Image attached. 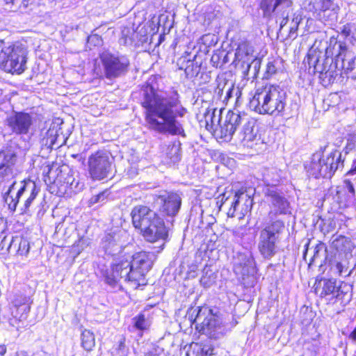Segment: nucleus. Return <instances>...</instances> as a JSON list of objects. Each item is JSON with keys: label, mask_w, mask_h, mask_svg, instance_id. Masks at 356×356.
<instances>
[{"label": "nucleus", "mask_w": 356, "mask_h": 356, "mask_svg": "<svg viewBox=\"0 0 356 356\" xmlns=\"http://www.w3.org/2000/svg\"><path fill=\"white\" fill-rule=\"evenodd\" d=\"M141 95L145 121L149 129L161 134L186 136L180 119L188 111L181 104L177 92L164 96L152 86L146 84L141 89Z\"/></svg>", "instance_id": "obj_1"}, {"label": "nucleus", "mask_w": 356, "mask_h": 356, "mask_svg": "<svg viewBox=\"0 0 356 356\" xmlns=\"http://www.w3.org/2000/svg\"><path fill=\"white\" fill-rule=\"evenodd\" d=\"M355 60V53L333 36L325 51L313 45L303 63L308 66L309 73H318L323 81L331 83L342 82L344 78L356 79Z\"/></svg>", "instance_id": "obj_2"}, {"label": "nucleus", "mask_w": 356, "mask_h": 356, "mask_svg": "<svg viewBox=\"0 0 356 356\" xmlns=\"http://www.w3.org/2000/svg\"><path fill=\"white\" fill-rule=\"evenodd\" d=\"M286 92L277 86L259 88L250 101V108L261 115L284 116L286 106Z\"/></svg>", "instance_id": "obj_3"}, {"label": "nucleus", "mask_w": 356, "mask_h": 356, "mask_svg": "<svg viewBox=\"0 0 356 356\" xmlns=\"http://www.w3.org/2000/svg\"><path fill=\"white\" fill-rule=\"evenodd\" d=\"M131 216L134 227L140 230L146 241L154 243L167 238L168 230L163 220L148 207H134Z\"/></svg>", "instance_id": "obj_4"}, {"label": "nucleus", "mask_w": 356, "mask_h": 356, "mask_svg": "<svg viewBox=\"0 0 356 356\" xmlns=\"http://www.w3.org/2000/svg\"><path fill=\"white\" fill-rule=\"evenodd\" d=\"M341 157V152L325 145L312 154L309 163L305 165V169L314 178L330 179L337 170L343 169L344 160Z\"/></svg>", "instance_id": "obj_5"}, {"label": "nucleus", "mask_w": 356, "mask_h": 356, "mask_svg": "<svg viewBox=\"0 0 356 356\" xmlns=\"http://www.w3.org/2000/svg\"><path fill=\"white\" fill-rule=\"evenodd\" d=\"M28 51L22 44H3L0 49V69L20 74L26 68Z\"/></svg>", "instance_id": "obj_6"}, {"label": "nucleus", "mask_w": 356, "mask_h": 356, "mask_svg": "<svg viewBox=\"0 0 356 356\" xmlns=\"http://www.w3.org/2000/svg\"><path fill=\"white\" fill-rule=\"evenodd\" d=\"M189 318L192 324H195L197 330L211 338L217 339L222 334L221 322L213 310L208 307H197L191 309Z\"/></svg>", "instance_id": "obj_7"}, {"label": "nucleus", "mask_w": 356, "mask_h": 356, "mask_svg": "<svg viewBox=\"0 0 356 356\" xmlns=\"http://www.w3.org/2000/svg\"><path fill=\"white\" fill-rule=\"evenodd\" d=\"M285 225L280 220L268 223L260 232L258 249L265 259H270L276 253L277 243L283 232Z\"/></svg>", "instance_id": "obj_8"}, {"label": "nucleus", "mask_w": 356, "mask_h": 356, "mask_svg": "<svg viewBox=\"0 0 356 356\" xmlns=\"http://www.w3.org/2000/svg\"><path fill=\"white\" fill-rule=\"evenodd\" d=\"M15 182H13L8 188V191L4 195L5 202L8 204V207L12 211H15L17 206L19 204L22 197L26 196V200L19 205L22 213H26L33 201L35 199L39 193L35 182H25L17 191L15 197L10 195L14 189Z\"/></svg>", "instance_id": "obj_9"}, {"label": "nucleus", "mask_w": 356, "mask_h": 356, "mask_svg": "<svg viewBox=\"0 0 356 356\" xmlns=\"http://www.w3.org/2000/svg\"><path fill=\"white\" fill-rule=\"evenodd\" d=\"M100 60L106 78L111 80L126 74L130 65L127 56L109 51L102 52Z\"/></svg>", "instance_id": "obj_10"}, {"label": "nucleus", "mask_w": 356, "mask_h": 356, "mask_svg": "<svg viewBox=\"0 0 356 356\" xmlns=\"http://www.w3.org/2000/svg\"><path fill=\"white\" fill-rule=\"evenodd\" d=\"M89 173L93 179H103L111 172L112 162L109 154L98 151L88 159Z\"/></svg>", "instance_id": "obj_11"}, {"label": "nucleus", "mask_w": 356, "mask_h": 356, "mask_svg": "<svg viewBox=\"0 0 356 356\" xmlns=\"http://www.w3.org/2000/svg\"><path fill=\"white\" fill-rule=\"evenodd\" d=\"M292 5L291 0H261L260 7L265 17H271L273 15L282 17L280 26L283 27L288 22Z\"/></svg>", "instance_id": "obj_12"}, {"label": "nucleus", "mask_w": 356, "mask_h": 356, "mask_svg": "<svg viewBox=\"0 0 356 356\" xmlns=\"http://www.w3.org/2000/svg\"><path fill=\"white\" fill-rule=\"evenodd\" d=\"M154 204L159 207L161 213L173 217L180 209L181 197L177 193L163 191L154 196Z\"/></svg>", "instance_id": "obj_13"}, {"label": "nucleus", "mask_w": 356, "mask_h": 356, "mask_svg": "<svg viewBox=\"0 0 356 356\" xmlns=\"http://www.w3.org/2000/svg\"><path fill=\"white\" fill-rule=\"evenodd\" d=\"M6 124L14 134L26 135L33 124V118L27 113L14 111L6 118Z\"/></svg>", "instance_id": "obj_14"}, {"label": "nucleus", "mask_w": 356, "mask_h": 356, "mask_svg": "<svg viewBox=\"0 0 356 356\" xmlns=\"http://www.w3.org/2000/svg\"><path fill=\"white\" fill-rule=\"evenodd\" d=\"M244 117L245 115L242 116L238 112L229 111L216 130L219 137L225 141H230L237 127L244 120Z\"/></svg>", "instance_id": "obj_15"}, {"label": "nucleus", "mask_w": 356, "mask_h": 356, "mask_svg": "<svg viewBox=\"0 0 356 356\" xmlns=\"http://www.w3.org/2000/svg\"><path fill=\"white\" fill-rule=\"evenodd\" d=\"M17 160V152L11 147L0 151V184L13 177Z\"/></svg>", "instance_id": "obj_16"}, {"label": "nucleus", "mask_w": 356, "mask_h": 356, "mask_svg": "<svg viewBox=\"0 0 356 356\" xmlns=\"http://www.w3.org/2000/svg\"><path fill=\"white\" fill-rule=\"evenodd\" d=\"M234 270L243 281L246 278L254 277L256 267L252 253L250 252L239 253L234 264Z\"/></svg>", "instance_id": "obj_17"}, {"label": "nucleus", "mask_w": 356, "mask_h": 356, "mask_svg": "<svg viewBox=\"0 0 356 356\" xmlns=\"http://www.w3.org/2000/svg\"><path fill=\"white\" fill-rule=\"evenodd\" d=\"M154 257L153 253L147 252H139L131 257V267L136 271L140 279L152 268Z\"/></svg>", "instance_id": "obj_18"}, {"label": "nucleus", "mask_w": 356, "mask_h": 356, "mask_svg": "<svg viewBox=\"0 0 356 356\" xmlns=\"http://www.w3.org/2000/svg\"><path fill=\"white\" fill-rule=\"evenodd\" d=\"M131 266L130 261L127 259L113 265L114 272L117 274L116 276H118L120 281L124 280V282H131L136 284L140 280L136 271Z\"/></svg>", "instance_id": "obj_19"}, {"label": "nucleus", "mask_w": 356, "mask_h": 356, "mask_svg": "<svg viewBox=\"0 0 356 356\" xmlns=\"http://www.w3.org/2000/svg\"><path fill=\"white\" fill-rule=\"evenodd\" d=\"M272 208L269 212V217L273 218L274 216L277 214H286L289 211V203L287 200L274 193L270 195Z\"/></svg>", "instance_id": "obj_20"}, {"label": "nucleus", "mask_w": 356, "mask_h": 356, "mask_svg": "<svg viewBox=\"0 0 356 356\" xmlns=\"http://www.w3.org/2000/svg\"><path fill=\"white\" fill-rule=\"evenodd\" d=\"M29 242L19 236H12L11 241L8 244L7 251L14 252L19 255H26L29 252Z\"/></svg>", "instance_id": "obj_21"}, {"label": "nucleus", "mask_w": 356, "mask_h": 356, "mask_svg": "<svg viewBox=\"0 0 356 356\" xmlns=\"http://www.w3.org/2000/svg\"><path fill=\"white\" fill-rule=\"evenodd\" d=\"M122 244L120 241V235L118 233H110L105 236L104 248L109 254H116L121 250Z\"/></svg>", "instance_id": "obj_22"}, {"label": "nucleus", "mask_w": 356, "mask_h": 356, "mask_svg": "<svg viewBox=\"0 0 356 356\" xmlns=\"http://www.w3.org/2000/svg\"><path fill=\"white\" fill-rule=\"evenodd\" d=\"M234 90L232 81L226 79L223 76H218L217 79V87L215 92L221 98L225 93L224 100H228L232 96Z\"/></svg>", "instance_id": "obj_23"}, {"label": "nucleus", "mask_w": 356, "mask_h": 356, "mask_svg": "<svg viewBox=\"0 0 356 356\" xmlns=\"http://www.w3.org/2000/svg\"><path fill=\"white\" fill-rule=\"evenodd\" d=\"M257 133L254 131L252 122H246L239 133V139L244 146L251 147V143L254 140Z\"/></svg>", "instance_id": "obj_24"}, {"label": "nucleus", "mask_w": 356, "mask_h": 356, "mask_svg": "<svg viewBox=\"0 0 356 356\" xmlns=\"http://www.w3.org/2000/svg\"><path fill=\"white\" fill-rule=\"evenodd\" d=\"M11 303L17 310L20 309L23 314H27L30 311L31 298L21 292L15 293L13 295Z\"/></svg>", "instance_id": "obj_25"}, {"label": "nucleus", "mask_w": 356, "mask_h": 356, "mask_svg": "<svg viewBox=\"0 0 356 356\" xmlns=\"http://www.w3.org/2000/svg\"><path fill=\"white\" fill-rule=\"evenodd\" d=\"M332 245L337 251L343 252L344 254H350L354 248L353 243L351 240L344 236H339L332 241Z\"/></svg>", "instance_id": "obj_26"}, {"label": "nucleus", "mask_w": 356, "mask_h": 356, "mask_svg": "<svg viewBox=\"0 0 356 356\" xmlns=\"http://www.w3.org/2000/svg\"><path fill=\"white\" fill-rule=\"evenodd\" d=\"M243 200L245 202L246 207L252 204V200H250V197H248V195L243 191H238L236 192L232 202L231 207L227 211V216L229 217L233 218L235 216V212L236 211L241 201Z\"/></svg>", "instance_id": "obj_27"}, {"label": "nucleus", "mask_w": 356, "mask_h": 356, "mask_svg": "<svg viewBox=\"0 0 356 356\" xmlns=\"http://www.w3.org/2000/svg\"><path fill=\"white\" fill-rule=\"evenodd\" d=\"M253 52V47L248 43L243 42L238 45L236 50L235 56L239 61L248 63L250 57L252 60H254Z\"/></svg>", "instance_id": "obj_28"}, {"label": "nucleus", "mask_w": 356, "mask_h": 356, "mask_svg": "<svg viewBox=\"0 0 356 356\" xmlns=\"http://www.w3.org/2000/svg\"><path fill=\"white\" fill-rule=\"evenodd\" d=\"M336 283L335 280H324L321 296L325 297L336 293L334 297L337 299H341V295L343 294V291L337 287Z\"/></svg>", "instance_id": "obj_29"}, {"label": "nucleus", "mask_w": 356, "mask_h": 356, "mask_svg": "<svg viewBox=\"0 0 356 356\" xmlns=\"http://www.w3.org/2000/svg\"><path fill=\"white\" fill-rule=\"evenodd\" d=\"M213 350L197 343H192L186 353V356H211Z\"/></svg>", "instance_id": "obj_30"}, {"label": "nucleus", "mask_w": 356, "mask_h": 356, "mask_svg": "<svg viewBox=\"0 0 356 356\" xmlns=\"http://www.w3.org/2000/svg\"><path fill=\"white\" fill-rule=\"evenodd\" d=\"M166 156L172 163H176L181 159V143L175 142L169 145L166 150Z\"/></svg>", "instance_id": "obj_31"}, {"label": "nucleus", "mask_w": 356, "mask_h": 356, "mask_svg": "<svg viewBox=\"0 0 356 356\" xmlns=\"http://www.w3.org/2000/svg\"><path fill=\"white\" fill-rule=\"evenodd\" d=\"M81 346L86 351H91L95 346V339L93 332L85 329L82 331Z\"/></svg>", "instance_id": "obj_32"}, {"label": "nucleus", "mask_w": 356, "mask_h": 356, "mask_svg": "<svg viewBox=\"0 0 356 356\" xmlns=\"http://www.w3.org/2000/svg\"><path fill=\"white\" fill-rule=\"evenodd\" d=\"M30 0H5V9L10 11H16L23 7L26 8Z\"/></svg>", "instance_id": "obj_33"}, {"label": "nucleus", "mask_w": 356, "mask_h": 356, "mask_svg": "<svg viewBox=\"0 0 356 356\" xmlns=\"http://www.w3.org/2000/svg\"><path fill=\"white\" fill-rule=\"evenodd\" d=\"M133 321L134 323V327L140 330H147L150 325L149 320L145 318V316L143 314H139L133 318Z\"/></svg>", "instance_id": "obj_34"}, {"label": "nucleus", "mask_w": 356, "mask_h": 356, "mask_svg": "<svg viewBox=\"0 0 356 356\" xmlns=\"http://www.w3.org/2000/svg\"><path fill=\"white\" fill-rule=\"evenodd\" d=\"M310 5L315 11L325 10L329 8L330 1V0H312Z\"/></svg>", "instance_id": "obj_35"}, {"label": "nucleus", "mask_w": 356, "mask_h": 356, "mask_svg": "<svg viewBox=\"0 0 356 356\" xmlns=\"http://www.w3.org/2000/svg\"><path fill=\"white\" fill-rule=\"evenodd\" d=\"M353 150H356V134L348 136L346 145L343 149L345 154H348L350 152Z\"/></svg>", "instance_id": "obj_36"}, {"label": "nucleus", "mask_w": 356, "mask_h": 356, "mask_svg": "<svg viewBox=\"0 0 356 356\" xmlns=\"http://www.w3.org/2000/svg\"><path fill=\"white\" fill-rule=\"evenodd\" d=\"M219 113V115L222 113V110L218 111L216 108H208L207 111L204 113V119L207 124V126H209L210 122L212 121L213 118H216V113Z\"/></svg>", "instance_id": "obj_37"}, {"label": "nucleus", "mask_w": 356, "mask_h": 356, "mask_svg": "<svg viewBox=\"0 0 356 356\" xmlns=\"http://www.w3.org/2000/svg\"><path fill=\"white\" fill-rule=\"evenodd\" d=\"M330 265L332 270L338 275H342L345 267L341 262L333 260L330 261Z\"/></svg>", "instance_id": "obj_38"}, {"label": "nucleus", "mask_w": 356, "mask_h": 356, "mask_svg": "<svg viewBox=\"0 0 356 356\" xmlns=\"http://www.w3.org/2000/svg\"><path fill=\"white\" fill-rule=\"evenodd\" d=\"M116 275L117 274L115 273L114 269L112 268L111 273L107 275L105 277L106 282L112 286H116L118 282H120L119 278Z\"/></svg>", "instance_id": "obj_39"}, {"label": "nucleus", "mask_w": 356, "mask_h": 356, "mask_svg": "<svg viewBox=\"0 0 356 356\" xmlns=\"http://www.w3.org/2000/svg\"><path fill=\"white\" fill-rule=\"evenodd\" d=\"M301 19H302L301 17L299 15H296V16L293 17V18L291 21V23L290 31H289V33L291 35H293V34H295L296 33L298 28V25L300 23Z\"/></svg>", "instance_id": "obj_40"}, {"label": "nucleus", "mask_w": 356, "mask_h": 356, "mask_svg": "<svg viewBox=\"0 0 356 356\" xmlns=\"http://www.w3.org/2000/svg\"><path fill=\"white\" fill-rule=\"evenodd\" d=\"M344 188L350 194V196L354 197L355 196V189L353 183L349 179H346L343 181Z\"/></svg>", "instance_id": "obj_41"}, {"label": "nucleus", "mask_w": 356, "mask_h": 356, "mask_svg": "<svg viewBox=\"0 0 356 356\" xmlns=\"http://www.w3.org/2000/svg\"><path fill=\"white\" fill-rule=\"evenodd\" d=\"M11 238H8L7 236L5 235L3 232H2L0 235V250H6L8 246V244L10 243Z\"/></svg>", "instance_id": "obj_42"}, {"label": "nucleus", "mask_w": 356, "mask_h": 356, "mask_svg": "<svg viewBox=\"0 0 356 356\" xmlns=\"http://www.w3.org/2000/svg\"><path fill=\"white\" fill-rule=\"evenodd\" d=\"M277 68L273 62H268L265 72L266 78H269L276 73Z\"/></svg>", "instance_id": "obj_43"}, {"label": "nucleus", "mask_w": 356, "mask_h": 356, "mask_svg": "<svg viewBox=\"0 0 356 356\" xmlns=\"http://www.w3.org/2000/svg\"><path fill=\"white\" fill-rule=\"evenodd\" d=\"M106 196H107V192L104 191V192L100 193L98 195L94 196L92 198V202L93 203L102 202L106 199Z\"/></svg>", "instance_id": "obj_44"}, {"label": "nucleus", "mask_w": 356, "mask_h": 356, "mask_svg": "<svg viewBox=\"0 0 356 356\" xmlns=\"http://www.w3.org/2000/svg\"><path fill=\"white\" fill-rule=\"evenodd\" d=\"M341 33L347 37L350 35L351 33V27L350 24H347L346 25H343L341 30Z\"/></svg>", "instance_id": "obj_45"}, {"label": "nucleus", "mask_w": 356, "mask_h": 356, "mask_svg": "<svg viewBox=\"0 0 356 356\" xmlns=\"http://www.w3.org/2000/svg\"><path fill=\"white\" fill-rule=\"evenodd\" d=\"M322 244H317L315 247L314 255L310 261L309 266L312 265V262L314 261L315 258L317 257L320 250L322 248Z\"/></svg>", "instance_id": "obj_46"}, {"label": "nucleus", "mask_w": 356, "mask_h": 356, "mask_svg": "<svg viewBox=\"0 0 356 356\" xmlns=\"http://www.w3.org/2000/svg\"><path fill=\"white\" fill-rule=\"evenodd\" d=\"M220 122H222V118H218L216 115V118H213L212 119V121L210 122V124L209 126L211 127V128H213L214 126H216V124H219L220 125Z\"/></svg>", "instance_id": "obj_47"}, {"label": "nucleus", "mask_w": 356, "mask_h": 356, "mask_svg": "<svg viewBox=\"0 0 356 356\" xmlns=\"http://www.w3.org/2000/svg\"><path fill=\"white\" fill-rule=\"evenodd\" d=\"M356 172V159L353 162L352 168L348 172L347 175H353Z\"/></svg>", "instance_id": "obj_48"}, {"label": "nucleus", "mask_w": 356, "mask_h": 356, "mask_svg": "<svg viewBox=\"0 0 356 356\" xmlns=\"http://www.w3.org/2000/svg\"><path fill=\"white\" fill-rule=\"evenodd\" d=\"M268 174L265 175V179H266V181L268 182V185H270V184L275 185V184L279 181L278 178H275V179H273V180L270 181L268 179Z\"/></svg>", "instance_id": "obj_49"}, {"label": "nucleus", "mask_w": 356, "mask_h": 356, "mask_svg": "<svg viewBox=\"0 0 356 356\" xmlns=\"http://www.w3.org/2000/svg\"><path fill=\"white\" fill-rule=\"evenodd\" d=\"M7 352L6 346L4 344L0 345V356H3Z\"/></svg>", "instance_id": "obj_50"}, {"label": "nucleus", "mask_w": 356, "mask_h": 356, "mask_svg": "<svg viewBox=\"0 0 356 356\" xmlns=\"http://www.w3.org/2000/svg\"><path fill=\"white\" fill-rule=\"evenodd\" d=\"M193 65V61L191 60H188V65L186 67V69H185V71H186V74H189L190 73V71H191V66Z\"/></svg>", "instance_id": "obj_51"}, {"label": "nucleus", "mask_w": 356, "mask_h": 356, "mask_svg": "<svg viewBox=\"0 0 356 356\" xmlns=\"http://www.w3.org/2000/svg\"><path fill=\"white\" fill-rule=\"evenodd\" d=\"M349 338L351 339L353 341L356 342V327L350 334Z\"/></svg>", "instance_id": "obj_52"}, {"label": "nucleus", "mask_w": 356, "mask_h": 356, "mask_svg": "<svg viewBox=\"0 0 356 356\" xmlns=\"http://www.w3.org/2000/svg\"><path fill=\"white\" fill-rule=\"evenodd\" d=\"M16 356H29V353L24 350L18 351L16 353Z\"/></svg>", "instance_id": "obj_53"}, {"label": "nucleus", "mask_w": 356, "mask_h": 356, "mask_svg": "<svg viewBox=\"0 0 356 356\" xmlns=\"http://www.w3.org/2000/svg\"><path fill=\"white\" fill-rule=\"evenodd\" d=\"M309 245V241H308V242L305 245V250H304V252H303V258H304L305 259H306V254H307V251H308Z\"/></svg>", "instance_id": "obj_54"}, {"label": "nucleus", "mask_w": 356, "mask_h": 356, "mask_svg": "<svg viewBox=\"0 0 356 356\" xmlns=\"http://www.w3.org/2000/svg\"><path fill=\"white\" fill-rule=\"evenodd\" d=\"M200 282L202 283V284H203L204 286H209V284L207 283V282L206 281V277H202L200 280Z\"/></svg>", "instance_id": "obj_55"}, {"label": "nucleus", "mask_w": 356, "mask_h": 356, "mask_svg": "<svg viewBox=\"0 0 356 356\" xmlns=\"http://www.w3.org/2000/svg\"><path fill=\"white\" fill-rule=\"evenodd\" d=\"M4 227V222H3V218L0 217V228H3Z\"/></svg>", "instance_id": "obj_56"}, {"label": "nucleus", "mask_w": 356, "mask_h": 356, "mask_svg": "<svg viewBox=\"0 0 356 356\" xmlns=\"http://www.w3.org/2000/svg\"><path fill=\"white\" fill-rule=\"evenodd\" d=\"M228 200V197H225V194L222 195V201L225 203Z\"/></svg>", "instance_id": "obj_57"}, {"label": "nucleus", "mask_w": 356, "mask_h": 356, "mask_svg": "<svg viewBox=\"0 0 356 356\" xmlns=\"http://www.w3.org/2000/svg\"><path fill=\"white\" fill-rule=\"evenodd\" d=\"M54 144V140L53 138L51 139L50 145H53Z\"/></svg>", "instance_id": "obj_58"}, {"label": "nucleus", "mask_w": 356, "mask_h": 356, "mask_svg": "<svg viewBox=\"0 0 356 356\" xmlns=\"http://www.w3.org/2000/svg\"><path fill=\"white\" fill-rule=\"evenodd\" d=\"M164 245V243H162L161 246V248L160 250L158 251V252H159L160 251H161L163 250V246Z\"/></svg>", "instance_id": "obj_59"}, {"label": "nucleus", "mask_w": 356, "mask_h": 356, "mask_svg": "<svg viewBox=\"0 0 356 356\" xmlns=\"http://www.w3.org/2000/svg\"><path fill=\"white\" fill-rule=\"evenodd\" d=\"M47 134H49V135H51V131H50V130H49V131H48Z\"/></svg>", "instance_id": "obj_60"}, {"label": "nucleus", "mask_w": 356, "mask_h": 356, "mask_svg": "<svg viewBox=\"0 0 356 356\" xmlns=\"http://www.w3.org/2000/svg\"><path fill=\"white\" fill-rule=\"evenodd\" d=\"M22 198L23 199V202H24L26 200V196L22 197Z\"/></svg>", "instance_id": "obj_61"}, {"label": "nucleus", "mask_w": 356, "mask_h": 356, "mask_svg": "<svg viewBox=\"0 0 356 356\" xmlns=\"http://www.w3.org/2000/svg\"><path fill=\"white\" fill-rule=\"evenodd\" d=\"M124 345L123 342H120V347Z\"/></svg>", "instance_id": "obj_62"}, {"label": "nucleus", "mask_w": 356, "mask_h": 356, "mask_svg": "<svg viewBox=\"0 0 356 356\" xmlns=\"http://www.w3.org/2000/svg\"><path fill=\"white\" fill-rule=\"evenodd\" d=\"M350 273H351V271H350V272H349V273L347 274V275H346V276L350 275Z\"/></svg>", "instance_id": "obj_63"}]
</instances>
